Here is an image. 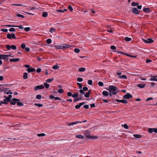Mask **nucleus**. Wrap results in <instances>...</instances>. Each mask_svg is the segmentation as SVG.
I'll return each instance as SVG.
<instances>
[{"label":"nucleus","mask_w":157,"mask_h":157,"mask_svg":"<svg viewBox=\"0 0 157 157\" xmlns=\"http://www.w3.org/2000/svg\"><path fill=\"white\" fill-rule=\"evenodd\" d=\"M115 101L117 102H121L124 104H127L128 103L127 101L125 100H119L118 99H116L115 100Z\"/></svg>","instance_id":"nucleus-11"},{"label":"nucleus","mask_w":157,"mask_h":157,"mask_svg":"<svg viewBox=\"0 0 157 157\" xmlns=\"http://www.w3.org/2000/svg\"><path fill=\"white\" fill-rule=\"evenodd\" d=\"M82 89L84 91H87L88 90V88L87 87H84Z\"/></svg>","instance_id":"nucleus-59"},{"label":"nucleus","mask_w":157,"mask_h":157,"mask_svg":"<svg viewBox=\"0 0 157 157\" xmlns=\"http://www.w3.org/2000/svg\"><path fill=\"white\" fill-rule=\"evenodd\" d=\"M52 40L51 39H48L46 40L47 43L49 44L52 43Z\"/></svg>","instance_id":"nucleus-34"},{"label":"nucleus","mask_w":157,"mask_h":157,"mask_svg":"<svg viewBox=\"0 0 157 157\" xmlns=\"http://www.w3.org/2000/svg\"><path fill=\"white\" fill-rule=\"evenodd\" d=\"M64 92V90L62 89H59L58 90V92L59 93H62Z\"/></svg>","instance_id":"nucleus-54"},{"label":"nucleus","mask_w":157,"mask_h":157,"mask_svg":"<svg viewBox=\"0 0 157 157\" xmlns=\"http://www.w3.org/2000/svg\"><path fill=\"white\" fill-rule=\"evenodd\" d=\"M36 98L38 99H40L42 98V96L40 94H37L36 96Z\"/></svg>","instance_id":"nucleus-32"},{"label":"nucleus","mask_w":157,"mask_h":157,"mask_svg":"<svg viewBox=\"0 0 157 157\" xmlns=\"http://www.w3.org/2000/svg\"><path fill=\"white\" fill-rule=\"evenodd\" d=\"M138 4H139L138 3H137V2H132V5L133 6H137Z\"/></svg>","instance_id":"nucleus-36"},{"label":"nucleus","mask_w":157,"mask_h":157,"mask_svg":"<svg viewBox=\"0 0 157 157\" xmlns=\"http://www.w3.org/2000/svg\"><path fill=\"white\" fill-rule=\"evenodd\" d=\"M153 100V98H151V97L149 98H147L146 100V101H148L150 100Z\"/></svg>","instance_id":"nucleus-63"},{"label":"nucleus","mask_w":157,"mask_h":157,"mask_svg":"<svg viewBox=\"0 0 157 157\" xmlns=\"http://www.w3.org/2000/svg\"><path fill=\"white\" fill-rule=\"evenodd\" d=\"M132 12L136 14H138L139 13L140 11L136 8H133L132 10Z\"/></svg>","instance_id":"nucleus-12"},{"label":"nucleus","mask_w":157,"mask_h":157,"mask_svg":"<svg viewBox=\"0 0 157 157\" xmlns=\"http://www.w3.org/2000/svg\"><path fill=\"white\" fill-rule=\"evenodd\" d=\"M133 136L136 138H139L141 137V135L138 134H134Z\"/></svg>","instance_id":"nucleus-26"},{"label":"nucleus","mask_w":157,"mask_h":157,"mask_svg":"<svg viewBox=\"0 0 157 157\" xmlns=\"http://www.w3.org/2000/svg\"><path fill=\"white\" fill-rule=\"evenodd\" d=\"M119 78H121V79L124 78L125 79H127V78L126 75H119Z\"/></svg>","instance_id":"nucleus-24"},{"label":"nucleus","mask_w":157,"mask_h":157,"mask_svg":"<svg viewBox=\"0 0 157 157\" xmlns=\"http://www.w3.org/2000/svg\"><path fill=\"white\" fill-rule=\"evenodd\" d=\"M132 97V95L130 93H127L123 96V98L125 99H128Z\"/></svg>","instance_id":"nucleus-9"},{"label":"nucleus","mask_w":157,"mask_h":157,"mask_svg":"<svg viewBox=\"0 0 157 157\" xmlns=\"http://www.w3.org/2000/svg\"><path fill=\"white\" fill-rule=\"evenodd\" d=\"M102 94L104 96H108L109 95V93L107 91H104L102 92Z\"/></svg>","instance_id":"nucleus-22"},{"label":"nucleus","mask_w":157,"mask_h":157,"mask_svg":"<svg viewBox=\"0 0 157 157\" xmlns=\"http://www.w3.org/2000/svg\"><path fill=\"white\" fill-rule=\"evenodd\" d=\"M90 94L88 92L86 93V94H84V96L86 98H88L90 97Z\"/></svg>","instance_id":"nucleus-43"},{"label":"nucleus","mask_w":157,"mask_h":157,"mask_svg":"<svg viewBox=\"0 0 157 157\" xmlns=\"http://www.w3.org/2000/svg\"><path fill=\"white\" fill-rule=\"evenodd\" d=\"M67 95L68 96L71 97V96H72V94L71 92H68L67 93Z\"/></svg>","instance_id":"nucleus-60"},{"label":"nucleus","mask_w":157,"mask_h":157,"mask_svg":"<svg viewBox=\"0 0 157 157\" xmlns=\"http://www.w3.org/2000/svg\"><path fill=\"white\" fill-rule=\"evenodd\" d=\"M17 105L19 106H23L24 104L21 102H17Z\"/></svg>","instance_id":"nucleus-35"},{"label":"nucleus","mask_w":157,"mask_h":157,"mask_svg":"<svg viewBox=\"0 0 157 157\" xmlns=\"http://www.w3.org/2000/svg\"><path fill=\"white\" fill-rule=\"evenodd\" d=\"M37 136L39 137L43 136H45V134L44 133L38 134Z\"/></svg>","instance_id":"nucleus-41"},{"label":"nucleus","mask_w":157,"mask_h":157,"mask_svg":"<svg viewBox=\"0 0 157 157\" xmlns=\"http://www.w3.org/2000/svg\"><path fill=\"white\" fill-rule=\"evenodd\" d=\"M12 100V101H11L10 102V103L11 105H15L16 103H17V101H20V100L19 99L16 98H13Z\"/></svg>","instance_id":"nucleus-8"},{"label":"nucleus","mask_w":157,"mask_h":157,"mask_svg":"<svg viewBox=\"0 0 157 157\" xmlns=\"http://www.w3.org/2000/svg\"><path fill=\"white\" fill-rule=\"evenodd\" d=\"M148 131L150 133H151L153 132L157 133V128H149L148 129Z\"/></svg>","instance_id":"nucleus-7"},{"label":"nucleus","mask_w":157,"mask_h":157,"mask_svg":"<svg viewBox=\"0 0 157 157\" xmlns=\"http://www.w3.org/2000/svg\"><path fill=\"white\" fill-rule=\"evenodd\" d=\"M34 105L35 106H38L39 107H42L43 106V104H38V103H35L34 104Z\"/></svg>","instance_id":"nucleus-29"},{"label":"nucleus","mask_w":157,"mask_h":157,"mask_svg":"<svg viewBox=\"0 0 157 157\" xmlns=\"http://www.w3.org/2000/svg\"><path fill=\"white\" fill-rule=\"evenodd\" d=\"M59 67L58 65H55L52 67V68L53 69L56 70L59 68Z\"/></svg>","instance_id":"nucleus-25"},{"label":"nucleus","mask_w":157,"mask_h":157,"mask_svg":"<svg viewBox=\"0 0 157 157\" xmlns=\"http://www.w3.org/2000/svg\"><path fill=\"white\" fill-rule=\"evenodd\" d=\"M77 84L79 86V88H78L79 89H82V86L81 83L77 82Z\"/></svg>","instance_id":"nucleus-48"},{"label":"nucleus","mask_w":157,"mask_h":157,"mask_svg":"<svg viewBox=\"0 0 157 157\" xmlns=\"http://www.w3.org/2000/svg\"><path fill=\"white\" fill-rule=\"evenodd\" d=\"M118 53H120L121 54H123V55H126L127 56H129V57H135V56H132V55H128V54H126L124 53L123 52H122L119 51V52H118Z\"/></svg>","instance_id":"nucleus-19"},{"label":"nucleus","mask_w":157,"mask_h":157,"mask_svg":"<svg viewBox=\"0 0 157 157\" xmlns=\"http://www.w3.org/2000/svg\"><path fill=\"white\" fill-rule=\"evenodd\" d=\"M152 62V60L151 59H147L146 61V63H150Z\"/></svg>","instance_id":"nucleus-61"},{"label":"nucleus","mask_w":157,"mask_h":157,"mask_svg":"<svg viewBox=\"0 0 157 157\" xmlns=\"http://www.w3.org/2000/svg\"><path fill=\"white\" fill-rule=\"evenodd\" d=\"M17 16L18 17H22V18H24V16L23 15H21V14H17Z\"/></svg>","instance_id":"nucleus-47"},{"label":"nucleus","mask_w":157,"mask_h":157,"mask_svg":"<svg viewBox=\"0 0 157 157\" xmlns=\"http://www.w3.org/2000/svg\"><path fill=\"white\" fill-rule=\"evenodd\" d=\"M44 84L46 89H48L50 86V85L46 82H44Z\"/></svg>","instance_id":"nucleus-33"},{"label":"nucleus","mask_w":157,"mask_h":157,"mask_svg":"<svg viewBox=\"0 0 157 157\" xmlns=\"http://www.w3.org/2000/svg\"><path fill=\"white\" fill-rule=\"evenodd\" d=\"M76 138H78V139H83L84 138V136L81 135H76L75 136Z\"/></svg>","instance_id":"nucleus-20"},{"label":"nucleus","mask_w":157,"mask_h":157,"mask_svg":"<svg viewBox=\"0 0 157 157\" xmlns=\"http://www.w3.org/2000/svg\"><path fill=\"white\" fill-rule=\"evenodd\" d=\"M28 74L26 73L25 72L23 74V78L24 79H27L28 78Z\"/></svg>","instance_id":"nucleus-21"},{"label":"nucleus","mask_w":157,"mask_h":157,"mask_svg":"<svg viewBox=\"0 0 157 157\" xmlns=\"http://www.w3.org/2000/svg\"><path fill=\"white\" fill-rule=\"evenodd\" d=\"M9 31L10 32H15V29L14 28H12L9 29Z\"/></svg>","instance_id":"nucleus-51"},{"label":"nucleus","mask_w":157,"mask_h":157,"mask_svg":"<svg viewBox=\"0 0 157 157\" xmlns=\"http://www.w3.org/2000/svg\"><path fill=\"white\" fill-rule=\"evenodd\" d=\"M11 101V99H10L8 97L4 99V101L5 102H10Z\"/></svg>","instance_id":"nucleus-37"},{"label":"nucleus","mask_w":157,"mask_h":157,"mask_svg":"<svg viewBox=\"0 0 157 157\" xmlns=\"http://www.w3.org/2000/svg\"><path fill=\"white\" fill-rule=\"evenodd\" d=\"M41 69L40 68H37L36 70V71L37 73H40L41 72Z\"/></svg>","instance_id":"nucleus-62"},{"label":"nucleus","mask_w":157,"mask_h":157,"mask_svg":"<svg viewBox=\"0 0 157 157\" xmlns=\"http://www.w3.org/2000/svg\"><path fill=\"white\" fill-rule=\"evenodd\" d=\"M42 15L44 17H46L48 15V13L47 12H44L43 13Z\"/></svg>","instance_id":"nucleus-31"},{"label":"nucleus","mask_w":157,"mask_h":157,"mask_svg":"<svg viewBox=\"0 0 157 157\" xmlns=\"http://www.w3.org/2000/svg\"><path fill=\"white\" fill-rule=\"evenodd\" d=\"M79 92L80 93H81L82 94H85V93L84 92V91L83 90H82L81 89L79 90Z\"/></svg>","instance_id":"nucleus-52"},{"label":"nucleus","mask_w":157,"mask_h":157,"mask_svg":"<svg viewBox=\"0 0 157 157\" xmlns=\"http://www.w3.org/2000/svg\"><path fill=\"white\" fill-rule=\"evenodd\" d=\"M20 60V59L18 58H14V59H11L10 60V62H17L19 61Z\"/></svg>","instance_id":"nucleus-15"},{"label":"nucleus","mask_w":157,"mask_h":157,"mask_svg":"<svg viewBox=\"0 0 157 157\" xmlns=\"http://www.w3.org/2000/svg\"><path fill=\"white\" fill-rule=\"evenodd\" d=\"M7 38L10 39H11L12 38L13 39L16 38V36L15 34L13 33L7 34Z\"/></svg>","instance_id":"nucleus-5"},{"label":"nucleus","mask_w":157,"mask_h":157,"mask_svg":"<svg viewBox=\"0 0 157 157\" xmlns=\"http://www.w3.org/2000/svg\"><path fill=\"white\" fill-rule=\"evenodd\" d=\"M55 31L56 29H55L53 28H52L50 30L49 32L51 33H52L55 32Z\"/></svg>","instance_id":"nucleus-46"},{"label":"nucleus","mask_w":157,"mask_h":157,"mask_svg":"<svg viewBox=\"0 0 157 157\" xmlns=\"http://www.w3.org/2000/svg\"><path fill=\"white\" fill-rule=\"evenodd\" d=\"M72 97L75 98H77L78 97V94L77 93H75L74 94H72Z\"/></svg>","instance_id":"nucleus-28"},{"label":"nucleus","mask_w":157,"mask_h":157,"mask_svg":"<svg viewBox=\"0 0 157 157\" xmlns=\"http://www.w3.org/2000/svg\"><path fill=\"white\" fill-rule=\"evenodd\" d=\"M44 88V86L43 85H38L35 86L34 90L35 91H36L39 89H42Z\"/></svg>","instance_id":"nucleus-4"},{"label":"nucleus","mask_w":157,"mask_h":157,"mask_svg":"<svg viewBox=\"0 0 157 157\" xmlns=\"http://www.w3.org/2000/svg\"><path fill=\"white\" fill-rule=\"evenodd\" d=\"M71 46L70 45L66 44H63V45L58 46L55 45L54 47L57 49H65L70 47Z\"/></svg>","instance_id":"nucleus-2"},{"label":"nucleus","mask_w":157,"mask_h":157,"mask_svg":"<svg viewBox=\"0 0 157 157\" xmlns=\"http://www.w3.org/2000/svg\"><path fill=\"white\" fill-rule=\"evenodd\" d=\"M82 123V122L79 121H77L73 122L71 123H68L67 124L69 126H70L71 125H73L74 124H76L78 123Z\"/></svg>","instance_id":"nucleus-13"},{"label":"nucleus","mask_w":157,"mask_h":157,"mask_svg":"<svg viewBox=\"0 0 157 157\" xmlns=\"http://www.w3.org/2000/svg\"><path fill=\"white\" fill-rule=\"evenodd\" d=\"M30 29V28L29 27H25L24 29V30L26 32L29 31Z\"/></svg>","instance_id":"nucleus-39"},{"label":"nucleus","mask_w":157,"mask_h":157,"mask_svg":"<svg viewBox=\"0 0 157 157\" xmlns=\"http://www.w3.org/2000/svg\"><path fill=\"white\" fill-rule=\"evenodd\" d=\"M83 107L86 109H88L89 108V106L88 105H84Z\"/></svg>","instance_id":"nucleus-57"},{"label":"nucleus","mask_w":157,"mask_h":157,"mask_svg":"<svg viewBox=\"0 0 157 157\" xmlns=\"http://www.w3.org/2000/svg\"><path fill=\"white\" fill-rule=\"evenodd\" d=\"M13 50H16L17 48L16 46L14 45H11V48Z\"/></svg>","instance_id":"nucleus-44"},{"label":"nucleus","mask_w":157,"mask_h":157,"mask_svg":"<svg viewBox=\"0 0 157 157\" xmlns=\"http://www.w3.org/2000/svg\"><path fill=\"white\" fill-rule=\"evenodd\" d=\"M6 48L8 50H10L11 48V46H10L9 44H7L6 46Z\"/></svg>","instance_id":"nucleus-55"},{"label":"nucleus","mask_w":157,"mask_h":157,"mask_svg":"<svg viewBox=\"0 0 157 157\" xmlns=\"http://www.w3.org/2000/svg\"><path fill=\"white\" fill-rule=\"evenodd\" d=\"M1 30L2 31L5 32H7L8 31V29H1Z\"/></svg>","instance_id":"nucleus-58"},{"label":"nucleus","mask_w":157,"mask_h":157,"mask_svg":"<svg viewBox=\"0 0 157 157\" xmlns=\"http://www.w3.org/2000/svg\"><path fill=\"white\" fill-rule=\"evenodd\" d=\"M142 40L145 43L148 44L151 43H153L154 41L151 38H148L147 39V40H145L144 39H143Z\"/></svg>","instance_id":"nucleus-6"},{"label":"nucleus","mask_w":157,"mask_h":157,"mask_svg":"<svg viewBox=\"0 0 157 157\" xmlns=\"http://www.w3.org/2000/svg\"><path fill=\"white\" fill-rule=\"evenodd\" d=\"M77 80L78 82H80L83 81V79L82 78L79 77L77 78Z\"/></svg>","instance_id":"nucleus-38"},{"label":"nucleus","mask_w":157,"mask_h":157,"mask_svg":"<svg viewBox=\"0 0 157 157\" xmlns=\"http://www.w3.org/2000/svg\"><path fill=\"white\" fill-rule=\"evenodd\" d=\"M143 11L146 13H148L150 12V10L149 8H144L143 9Z\"/></svg>","instance_id":"nucleus-18"},{"label":"nucleus","mask_w":157,"mask_h":157,"mask_svg":"<svg viewBox=\"0 0 157 157\" xmlns=\"http://www.w3.org/2000/svg\"><path fill=\"white\" fill-rule=\"evenodd\" d=\"M90 107L91 108H93V107H95V105L94 104V103L90 104Z\"/></svg>","instance_id":"nucleus-64"},{"label":"nucleus","mask_w":157,"mask_h":157,"mask_svg":"<svg viewBox=\"0 0 157 157\" xmlns=\"http://www.w3.org/2000/svg\"><path fill=\"white\" fill-rule=\"evenodd\" d=\"M136 86L137 87H139L140 88L142 89L143 88L145 87L146 84L144 83L140 84H137Z\"/></svg>","instance_id":"nucleus-14"},{"label":"nucleus","mask_w":157,"mask_h":157,"mask_svg":"<svg viewBox=\"0 0 157 157\" xmlns=\"http://www.w3.org/2000/svg\"><path fill=\"white\" fill-rule=\"evenodd\" d=\"M68 9H69L71 11H72L73 10V9L72 7L70 5H69L68 7Z\"/></svg>","instance_id":"nucleus-49"},{"label":"nucleus","mask_w":157,"mask_h":157,"mask_svg":"<svg viewBox=\"0 0 157 157\" xmlns=\"http://www.w3.org/2000/svg\"><path fill=\"white\" fill-rule=\"evenodd\" d=\"M85 136L88 139H94L98 138V137L96 136H92L90 135V131H85L84 132Z\"/></svg>","instance_id":"nucleus-1"},{"label":"nucleus","mask_w":157,"mask_h":157,"mask_svg":"<svg viewBox=\"0 0 157 157\" xmlns=\"http://www.w3.org/2000/svg\"><path fill=\"white\" fill-rule=\"evenodd\" d=\"M124 40L126 41H129L132 40V39L131 38L126 37L125 38Z\"/></svg>","instance_id":"nucleus-27"},{"label":"nucleus","mask_w":157,"mask_h":157,"mask_svg":"<svg viewBox=\"0 0 157 157\" xmlns=\"http://www.w3.org/2000/svg\"><path fill=\"white\" fill-rule=\"evenodd\" d=\"M109 92L117 91V89L116 86H110L108 89H106Z\"/></svg>","instance_id":"nucleus-3"},{"label":"nucleus","mask_w":157,"mask_h":157,"mask_svg":"<svg viewBox=\"0 0 157 157\" xmlns=\"http://www.w3.org/2000/svg\"><path fill=\"white\" fill-rule=\"evenodd\" d=\"M86 70V68L84 67H81L78 69V71L80 72H83Z\"/></svg>","instance_id":"nucleus-23"},{"label":"nucleus","mask_w":157,"mask_h":157,"mask_svg":"<svg viewBox=\"0 0 157 157\" xmlns=\"http://www.w3.org/2000/svg\"><path fill=\"white\" fill-rule=\"evenodd\" d=\"M54 80V78H52L51 79H47L46 80V81L48 83H50V82H52V81Z\"/></svg>","instance_id":"nucleus-30"},{"label":"nucleus","mask_w":157,"mask_h":157,"mask_svg":"<svg viewBox=\"0 0 157 157\" xmlns=\"http://www.w3.org/2000/svg\"><path fill=\"white\" fill-rule=\"evenodd\" d=\"M110 48L111 49L113 50H115L116 49V47L114 46H111L110 47Z\"/></svg>","instance_id":"nucleus-56"},{"label":"nucleus","mask_w":157,"mask_h":157,"mask_svg":"<svg viewBox=\"0 0 157 157\" xmlns=\"http://www.w3.org/2000/svg\"><path fill=\"white\" fill-rule=\"evenodd\" d=\"M27 70L28 73H30L34 71H35V69L31 67L28 69Z\"/></svg>","instance_id":"nucleus-16"},{"label":"nucleus","mask_w":157,"mask_h":157,"mask_svg":"<svg viewBox=\"0 0 157 157\" xmlns=\"http://www.w3.org/2000/svg\"><path fill=\"white\" fill-rule=\"evenodd\" d=\"M21 47L22 49H25V44L24 43L22 44L21 46Z\"/></svg>","instance_id":"nucleus-53"},{"label":"nucleus","mask_w":157,"mask_h":157,"mask_svg":"<svg viewBox=\"0 0 157 157\" xmlns=\"http://www.w3.org/2000/svg\"><path fill=\"white\" fill-rule=\"evenodd\" d=\"M83 100L82 98V97H80L79 98H75L73 100L74 102H75L79 101H80L81 100Z\"/></svg>","instance_id":"nucleus-17"},{"label":"nucleus","mask_w":157,"mask_h":157,"mask_svg":"<svg viewBox=\"0 0 157 157\" xmlns=\"http://www.w3.org/2000/svg\"><path fill=\"white\" fill-rule=\"evenodd\" d=\"M10 56H11L10 55L0 54V59H8V57Z\"/></svg>","instance_id":"nucleus-10"},{"label":"nucleus","mask_w":157,"mask_h":157,"mask_svg":"<svg viewBox=\"0 0 157 157\" xmlns=\"http://www.w3.org/2000/svg\"><path fill=\"white\" fill-rule=\"evenodd\" d=\"M122 126L124 127L125 129H128V125L126 124H122Z\"/></svg>","instance_id":"nucleus-40"},{"label":"nucleus","mask_w":157,"mask_h":157,"mask_svg":"<svg viewBox=\"0 0 157 157\" xmlns=\"http://www.w3.org/2000/svg\"><path fill=\"white\" fill-rule=\"evenodd\" d=\"M80 50L78 48H75L74 49V51L76 53H78L80 52Z\"/></svg>","instance_id":"nucleus-42"},{"label":"nucleus","mask_w":157,"mask_h":157,"mask_svg":"<svg viewBox=\"0 0 157 157\" xmlns=\"http://www.w3.org/2000/svg\"><path fill=\"white\" fill-rule=\"evenodd\" d=\"M88 83L90 85H92L93 84V82L91 80H89L88 81Z\"/></svg>","instance_id":"nucleus-50"},{"label":"nucleus","mask_w":157,"mask_h":157,"mask_svg":"<svg viewBox=\"0 0 157 157\" xmlns=\"http://www.w3.org/2000/svg\"><path fill=\"white\" fill-rule=\"evenodd\" d=\"M98 85L101 86H103V83L102 82H99L98 83Z\"/></svg>","instance_id":"nucleus-45"}]
</instances>
